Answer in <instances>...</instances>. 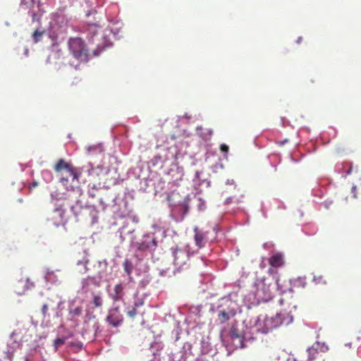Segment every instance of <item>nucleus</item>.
Returning <instances> with one entry per match:
<instances>
[{
    "label": "nucleus",
    "instance_id": "nucleus-28",
    "mask_svg": "<svg viewBox=\"0 0 361 361\" xmlns=\"http://www.w3.org/2000/svg\"><path fill=\"white\" fill-rule=\"evenodd\" d=\"M37 185H38V183H37V182H36V181H34V182L32 183V185H31V188H35V187H36V186H37Z\"/></svg>",
    "mask_w": 361,
    "mask_h": 361
},
{
    "label": "nucleus",
    "instance_id": "nucleus-12",
    "mask_svg": "<svg viewBox=\"0 0 361 361\" xmlns=\"http://www.w3.org/2000/svg\"><path fill=\"white\" fill-rule=\"evenodd\" d=\"M269 264L274 268H279L283 265L284 259L281 253L274 254L269 259Z\"/></svg>",
    "mask_w": 361,
    "mask_h": 361
},
{
    "label": "nucleus",
    "instance_id": "nucleus-26",
    "mask_svg": "<svg viewBox=\"0 0 361 361\" xmlns=\"http://www.w3.org/2000/svg\"><path fill=\"white\" fill-rule=\"evenodd\" d=\"M87 168L88 174L90 176L93 175V173L94 171V169L92 166V165L90 164H89L88 166H87Z\"/></svg>",
    "mask_w": 361,
    "mask_h": 361
},
{
    "label": "nucleus",
    "instance_id": "nucleus-11",
    "mask_svg": "<svg viewBox=\"0 0 361 361\" xmlns=\"http://www.w3.org/2000/svg\"><path fill=\"white\" fill-rule=\"evenodd\" d=\"M124 295V287L121 283L116 284L113 288V291L109 293L110 298L114 302L122 300Z\"/></svg>",
    "mask_w": 361,
    "mask_h": 361
},
{
    "label": "nucleus",
    "instance_id": "nucleus-15",
    "mask_svg": "<svg viewBox=\"0 0 361 361\" xmlns=\"http://www.w3.org/2000/svg\"><path fill=\"white\" fill-rule=\"evenodd\" d=\"M123 267L125 271V272L127 274L128 279L130 281L132 280V272L133 269V263L129 259H125V261L123 263Z\"/></svg>",
    "mask_w": 361,
    "mask_h": 361
},
{
    "label": "nucleus",
    "instance_id": "nucleus-13",
    "mask_svg": "<svg viewBox=\"0 0 361 361\" xmlns=\"http://www.w3.org/2000/svg\"><path fill=\"white\" fill-rule=\"evenodd\" d=\"M194 240L195 245L198 248H202L204 246L205 234L202 231L199 230L197 227L194 228Z\"/></svg>",
    "mask_w": 361,
    "mask_h": 361
},
{
    "label": "nucleus",
    "instance_id": "nucleus-5",
    "mask_svg": "<svg viewBox=\"0 0 361 361\" xmlns=\"http://www.w3.org/2000/svg\"><path fill=\"white\" fill-rule=\"evenodd\" d=\"M173 264L178 270L182 269L183 266L186 265L189 259V255L188 252L183 249L176 247L173 250Z\"/></svg>",
    "mask_w": 361,
    "mask_h": 361
},
{
    "label": "nucleus",
    "instance_id": "nucleus-10",
    "mask_svg": "<svg viewBox=\"0 0 361 361\" xmlns=\"http://www.w3.org/2000/svg\"><path fill=\"white\" fill-rule=\"evenodd\" d=\"M123 321V317L118 308L111 310L107 316V322L113 326H118Z\"/></svg>",
    "mask_w": 361,
    "mask_h": 361
},
{
    "label": "nucleus",
    "instance_id": "nucleus-4",
    "mask_svg": "<svg viewBox=\"0 0 361 361\" xmlns=\"http://www.w3.org/2000/svg\"><path fill=\"white\" fill-rule=\"evenodd\" d=\"M136 246L140 251L154 250L157 247V241L154 236L147 234L140 242L137 243Z\"/></svg>",
    "mask_w": 361,
    "mask_h": 361
},
{
    "label": "nucleus",
    "instance_id": "nucleus-20",
    "mask_svg": "<svg viewBox=\"0 0 361 361\" xmlns=\"http://www.w3.org/2000/svg\"><path fill=\"white\" fill-rule=\"evenodd\" d=\"M65 343V341L63 338H58L54 340V346L55 348V350H56L61 345H62Z\"/></svg>",
    "mask_w": 361,
    "mask_h": 361
},
{
    "label": "nucleus",
    "instance_id": "nucleus-25",
    "mask_svg": "<svg viewBox=\"0 0 361 361\" xmlns=\"http://www.w3.org/2000/svg\"><path fill=\"white\" fill-rule=\"evenodd\" d=\"M60 182L67 188H68V178L67 177H61Z\"/></svg>",
    "mask_w": 361,
    "mask_h": 361
},
{
    "label": "nucleus",
    "instance_id": "nucleus-31",
    "mask_svg": "<svg viewBox=\"0 0 361 361\" xmlns=\"http://www.w3.org/2000/svg\"><path fill=\"white\" fill-rule=\"evenodd\" d=\"M238 343V340H235V342H233V344Z\"/></svg>",
    "mask_w": 361,
    "mask_h": 361
},
{
    "label": "nucleus",
    "instance_id": "nucleus-2",
    "mask_svg": "<svg viewBox=\"0 0 361 361\" xmlns=\"http://www.w3.org/2000/svg\"><path fill=\"white\" fill-rule=\"evenodd\" d=\"M255 298L258 302H266L274 296V286L266 279H258L254 285Z\"/></svg>",
    "mask_w": 361,
    "mask_h": 361
},
{
    "label": "nucleus",
    "instance_id": "nucleus-24",
    "mask_svg": "<svg viewBox=\"0 0 361 361\" xmlns=\"http://www.w3.org/2000/svg\"><path fill=\"white\" fill-rule=\"evenodd\" d=\"M220 149L222 152H224V153H228V150H229V147L228 145H226V144H221L220 145Z\"/></svg>",
    "mask_w": 361,
    "mask_h": 361
},
{
    "label": "nucleus",
    "instance_id": "nucleus-8",
    "mask_svg": "<svg viewBox=\"0 0 361 361\" xmlns=\"http://www.w3.org/2000/svg\"><path fill=\"white\" fill-rule=\"evenodd\" d=\"M270 320H273L274 324L271 327H276L281 324H288L293 322V316L289 314H287V317L284 315V313L281 312L277 314L274 318H271ZM269 319H267L266 322H268Z\"/></svg>",
    "mask_w": 361,
    "mask_h": 361
},
{
    "label": "nucleus",
    "instance_id": "nucleus-18",
    "mask_svg": "<svg viewBox=\"0 0 361 361\" xmlns=\"http://www.w3.org/2000/svg\"><path fill=\"white\" fill-rule=\"evenodd\" d=\"M44 32L39 31L38 30H36L33 34L32 37L35 41V42H38L40 39V37L42 36Z\"/></svg>",
    "mask_w": 361,
    "mask_h": 361
},
{
    "label": "nucleus",
    "instance_id": "nucleus-7",
    "mask_svg": "<svg viewBox=\"0 0 361 361\" xmlns=\"http://www.w3.org/2000/svg\"><path fill=\"white\" fill-rule=\"evenodd\" d=\"M32 287H34V283L29 279H21L15 285V291L18 295H20L24 294L25 290Z\"/></svg>",
    "mask_w": 361,
    "mask_h": 361
},
{
    "label": "nucleus",
    "instance_id": "nucleus-23",
    "mask_svg": "<svg viewBox=\"0 0 361 361\" xmlns=\"http://www.w3.org/2000/svg\"><path fill=\"white\" fill-rule=\"evenodd\" d=\"M54 271H48L45 276V279L49 282H54Z\"/></svg>",
    "mask_w": 361,
    "mask_h": 361
},
{
    "label": "nucleus",
    "instance_id": "nucleus-27",
    "mask_svg": "<svg viewBox=\"0 0 361 361\" xmlns=\"http://www.w3.org/2000/svg\"><path fill=\"white\" fill-rule=\"evenodd\" d=\"M47 310H48V305L47 304H44L42 307V312L44 316L46 315L47 312Z\"/></svg>",
    "mask_w": 361,
    "mask_h": 361
},
{
    "label": "nucleus",
    "instance_id": "nucleus-9",
    "mask_svg": "<svg viewBox=\"0 0 361 361\" xmlns=\"http://www.w3.org/2000/svg\"><path fill=\"white\" fill-rule=\"evenodd\" d=\"M230 336L232 342H235V340H238V343H234V347L235 348H243L245 347L244 336L235 326H232L231 328Z\"/></svg>",
    "mask_w": 361,
    "mask_h": 361
},
{
    "label": "nucleus",
    "instance_id": "nucleus-30",
    "mask_svg": "<svg viewBox=\"0 0 361 361\" xmlns=\"http://www.w3.org/2000/svg\"><path fill=\"white\" fill-rule=\"evenodd\" d=\"M98 54H99V53L97 51H94V56H97Z\"/></svg>",
    "mask_w": 361,
    "mask_h": 361
},
{
    "label": "nucleus",
    "instance_id": "nucleus-19",
    "mask_svg": "<svg viewBox=\"0 0 361 361\" xmlns=\"http://www.w3.org/2000/svg\"><path fill=\"white\" fill-rule=\"evenodd\" d=\"M307 352H308V354H309L308 360L310 361H312V360H314L315 359V355H316V354H317V350L314 349V348H309Z\"/></svg>",
    "mask_w": 361,
    "mask_h": 361
},
{
    "label": "nucleus",
    "instance_id": "nucleus-16",
    "mask_svg": "<svg viewBox=\"0 0 361 361\" xmlns=\"http://www.w3.org/2000/svg\"><path fill=\"white\" fill-rule=\"evenodd\" d=\"M93 304L95 307H99L102 305V299L100 295H94Z\"/></svg>",
    "mask_w": 361,
    "mask_h": 361
},
{
    "label": "nucleus",
    "instance_id": "nucleus-17",
    "mask_svg": "<svg viewBox=\"0 0 361 361\" xmlns=\"http://www.w3.org/2000/svg\"><path fill=\"white\" fill-rule=\"evenodd\" d=\"M219 317L221 323H224L230 319L228 313H227L226 311H221L219 313Z\"/></svg>",
    "mask_w": 361,
    "mask_h": 361
},
{
    "label": "nucleus",
    "instance_id": "nucleus-1",
    "mask_svg": "<svg viewBox=\"0 0 361 361\" xmlns=\"http://www.w3.org/2000/svg\"><path fill=\"white\" fill-rule=\"evenodd\" d=\"M68 49L72 56L80 63L90 60V51L85 42L80 37H71L68 41Z\"/></svg>",
    "mask_w": 361,
    "mask_h": 361
},
{
    "label": "nucleus",
    "instance_id": "nucleus-29",
    "mask_svg": "<svg viewBox=\"0 0 361 361\" xmlns=\"http://www.w3.org/2000/svg\"><path fill=\"white\" fill-rule=\"evenodd\" d=\"M302 37H299L298 38V39H297L296 42H297L298 44H300V43L302 42Z\"/></svg>",
    "mask_w": 361,
    "mask_h": 361
},
{
    "label": "nucleus",
    "instance_id": "nucleus-14",
    "mask_svg": "<svg viewBox=\"0 0 361 361\" xmlns=\"http://www.w3.org/2000/svg\"><path fill=\"white\" fill-rule=\"evenodd\" d=\"M144 301L142 299H139L137 300L132 310H129L127 312L128 316H129L131 318H134L137 314H142L143 315L144 312H141L139 308L143 306Z\"/></svg>",
    "mask_w": 361,
    "mask_h": 361
},
{
    "label": "nucleus",
    "instance_id": "nucleus-6",
    "mask_svg": "<svg viewBox=\"0 0 361 361\" xmlns=\"http://www.w3.org/2000/svg\"><path fill=\"white\" fill-rule=\"evenodd\" d=\"M49 221L56 227L64 226L67 221L65 210L61 207L56 208L51 214Z\"/></svg>",
    "mask_w": 361,
    "mask_h": 361
},
{
    "label": "nucleus",
    "instance_id": "nucleus-21",
    "mask_svg": "<svg viewBox=\"0 0 361 361\" xmlns=\"http://www.w3.org/2000/svg\"><path fill=\"white\" fill-rule=\"evenodd\" d=\"M313 281L316 283V284H322V283H325L326 281L324 279V277L321 275L319 276H314V278H313Z\"/></svg>",
    "mask_w": 361,
    "mask_h": 361
},
{
    "label": "nucleus",
    "instance_id": "nucleus-22",
    "mask_svg": "<svg viewBox=\"0 0 361 361\" xmlns=\"http://www.w3.org/2000/svg\"><path fill=\"white\" fill-rule=\"evenodd\" d=\"M82 308L81 307H77L71 311V314L73 316H80L82 314Z\"/></svg>",
    "mask_w": 361,
    "mask_h": 361
},
{
    "label": "nucleus",
    "instance_id": "nucleus-3",
    "mask_svg": "<svg viewBox=\"0 0 361 361\" xmlns=\"http://www.w3.org/2000/svg\"><path fill=\"white\" fill-rule=\"evenodd\" d=\"M54 169L57 173H60L63 170H66L69 173L70 176L72 177L73 181L76 180L78 182L79 178L81 176V171L78 169L75 168L62 159L57 161Z\"/></svg>",
    "mask_w": 361,
    "mask_h": 361
}]
</instances>
